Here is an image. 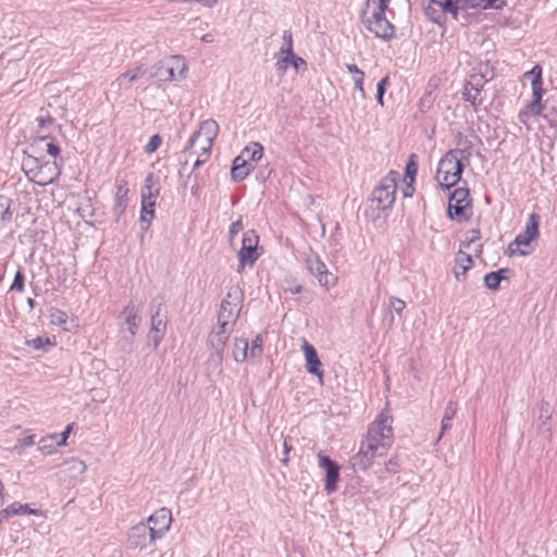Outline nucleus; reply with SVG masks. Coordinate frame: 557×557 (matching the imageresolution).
<instances>
[{
  "label": "nucleus",
  "instance_id": "nucleus-1",
  "mask_svg": "<svg viewBox=\"0 0 557 557\" xmlns=\"http://www.w3.org/2000/svg\"><path fill=\"white\" fill-rule=\"evenodd\" d=\"M392 417L381 412L368 429L367 438L363 441L371 446H376L379 455H385L393 443Z\"/></svg>",
  "mask_w": 557,
  "mask_h": 557
},
{
  "label": "nucleus",
  "instance_id": "nucleus-2",
  "mask_svg": "<svg viewBox=\"0 0 557 557\" xmlns=\"http://www.w3.org/2000/svg\"><path fill=\"white\" fill-rule=\"evenodd\" d=\"M22 165L27 174H32V180L40 186L53 183L61 174V166L57 160L42 162L38 157L27 154Z\"/></svg>",
  "mask_w": 557,
  "mask_h": 557
},
{
  "label": "nucleus",
  "instance_id": "nucleus-3",
  "mask_svg": "<svg viewBox=\"0 0 557 557\" xmlns=\"http://www.w3.org/2000/svg\"><path fill=\"white\" fill-rule=\"evenodd\" d=\"M463 150H450L438 162L436 180L438 184L449 189L461 177L463 164L458 154H462Z\"/></svg>",
  "mask_w": 557,
  "mask_h": 557
},
{
  "label": "nucleus",
  "instance_id": "nucleus-4",
  "mask_svg": "<svg viewBox=\"0 0 557 557\" xmlns=\"http://www.w3.org/2000/svg\"><path fill=\"white\" fill-rule=\"evenodd\" d=\"M385 12L383 9L366 10L361 13V21L375 37L389 41L395 37V26L386 18Z\"/></svg>",
  "mask_w": 557,
  "mask_h": 557
},
{
  "label": "nucleus",
  "instance_id": "nucleus-5",
  "mask_svg": "<svg viewBox=\"0 0 557 557\" xmlns=\"http://www.w3.org/2000/svg\"><path fill=\"white\" fill-rule=\"evenodd\" d=\"M397 173L389 172L383 177L372 191L371 202L379 211H385L393 207L396 197Z\"/></svg>",
  "mask_w": 557,
  "mask_h": 557
},
{
  "label": "nucleus",
  "instance_id": "nucleus-6",
  "mask_svg": "<svg viewBox=\"0 0 557 557\" xmlns=\"http://www.w3.org/2000/svg\"><path fill=\"white\" fill-rule=\"evenodd\" d=\"M540 215L537 213H531L524 231L516 236L515 240L509 245L508 249L510 255L527 256L529 252L520 250V246H529L532 240L539 237Z\"/></svg>",
  "mask_w": 557,
  "mask_h": 557
},
{
  "label": "nucleus",
  "instance_id": "nucleus-7",
  "mask_svg": "<svg viewBox=\"0 0 557 557\" xmlns=\"http://www.w3.org/2000/svg\"><path fill=\"white\" fill-rule=\"evenodd\" d=\"M259 236L252 230L247 231L242 240V248L238 251L239 265L238 272H242L246 265L252 267L260 253L258 252Z\"/></svg>",
  "mask_w": 557,
  "mask_h": 557
},
{
  "label": "nucleus",
  "instance_id": "nucleus-8",
  "mask_svg": "<svg viewBox=\"0 0 557 557\" xmlns=\"http://www.w3.org/2000/svg\"><path fill=\"white\" fill-rule=\"evenodd\" d=\"M238 294L239 290L237 287L231 288L227 293L226 298L222 300L220 312L218 315V324H221V327L234 326V323L238 317Z\"/></svg>",
  "mask_w": 557,
  "mask_h": 557
},
{
  "label": "nucleus",
  "instance_id": "nucleus-9",
  "mask_svg": "<svg viewBox=\"0 0 557 557\" xmlns=\"http://www.w3.org/2000/svg\"><path fill=\"white\" fill-rule=\"evenodd\" d=\"M173 66L184 69V58L181 55H172L161 60L150 67L149 75L150 77L158 78L160 82H172L177 78L176 74H173Z\"/></svg>",
  "mask_w": 557,
  "mask_h": 557
},
{
  "label": "nucleus",
  "instance_id": "nucleus-10",
  "mask_svg": "<svg viewBox=\"0 0 557 557\" xmlns=\"http://www.w3.org/2000/svg\"><path fill=\"white\" fill-rule=\"evenodd\" d=\"M172 522L171 510L163 507L148 518L150 525V541L161 539L170 530Z\"/></svg>",
  "mask_w": 557,
  "mask_h": 557
},
{
  "label": "nucleus",
  "instance_id": "nucleus-11",
  "mask_svg": "<svg viewBox=\"0 0 557 557\" xmlns=\"http://www.w3.org/2000/svg\"><path fill=\"white\" fill-rule=\"evenodd\" d=\"M162 299H153L154 310L151 314V326H150V338L153 343V348H157L164 336L166 330V321L163 315H161V311L163 309Z\"/></svg>",
  "mask_w": 557,
  "mask_h": 557
},
{
  "label": "nucleus",
  "instance_id": "nucleus-12",
  "mask_svg": "<svg viewBox=\"0 0 557 557\" xmlns=\"http://www.w3.org/2000/svg\"><path fill=\"white\" fill-rule=\"evenodd\" d=\"M468 188H456L449 197L447 213L450 219H460L465 215V210L470 207Z\"/></svg>",
  "mask_w": 557,
  "mask_h": 557
},
{
  "label": "nucleus",
  "instance_id": "nucleus-13",
  "mask_svg": "<svg viewBox=\"0 0 557 557\" xmlns=\"http://www.w3.org/2000/svg\"><path fill=\"white\" fill-rule=\"evenodd\" d=\"M307 269L314 275L319 284L325 288H330L336 282L335 275L330 272L319 256L307 258Z\"/></svg>",
  "mask_w": 557,
  "mask_h": 557
},
{
  "label": "nucleus",
  "instance_id": "nucleus-14",
  "mask_svg": "<svg viewBox=\"0 0 557 557\" xmlns=\"http://www.w3.org/2000/svg\"><path fill=\"white\" fill-rule=\"evenodd\" d=\"M233 332L232 326L221 327V324L218 325V330L211 332L209 335V343L214 350V352L211 355L212 361L220 364L223 360V350L226 342L228 341V337L231 333Z\"/></svg>",
  "mask_w": 557,
  "mask_h": 557
},
{
  "label": "nucleus",
  "instance_id": "nucleus-15",
  "mask_svg": "<svg viewBox=\"0 0 557 557\" xmlns=\"http://www.w3.org/2000/svg\"><path fill=\"white\" fill-rule=\"evenodd\" d=\"M380 456L376 446L362 442L359 451L351 457L350 463L355 470H367L374 458Z\"/></svg>",
  "mask_w": 557,
  "mask_h": 557
},
{
  "label": "nucleus",
  "instance_id": "nucleus-16",
  "mask_svg": "<svg viewBox=\"0 0 557 557\" xmlns=\"http://www.w3.org/2000/svg\"><path fill=\"white\" fill-rule=\"evenodd\" d=\"M320 468L325 470V491L331 494L336 491V483L339 479V467L330 457L322 454L318 455Z\"/></svg>",
  "mask_w": 557,
  "mask_h": 557
},
{
  "label": "nucleus",
  "instance_id": "nucleus-17",
  "mask_svg": "<svg viewBox=\"0 0 557 557\" xmlns=\"http://www.w3.org/2000/svg\"><path fill=\"white\" fill-rule=\"evenodd\" d=\"M151 542L150 528L144 522L134 525L127 533V545L129 548H144Z\"/></svg>",
  "mask_w": 557,
  "mask_h": 557
},
{
  "label": "nucleus",
  "instance_id": "nucleus-18",
  "mask_svg": "<svg viewBox=\"0 0 557 557\" xmlns=\"http://www.w3.org/2000/svg\"><path fill=\"white\" fill-rule=\"evenodd\" d=\"M213 143L212 139L195 133L189 139L187 147L184 149V154L193 156L199 152L202 153L203 157L209 158Z\"/></svg>",
  "mask_w": 557,
  "mask_h": 557
},
{
  "label": "nucleus",
  "instance_id": "nucleus-19",
  "mask_svg": "<svg viewBox=\"0 0 557 557\" xmlns=\"http://www.w3.org/2000/svg\"><path fill=\"white\" fill-rule=\"evenodd\" d=\"M440 10L445 16L449 13L454 17L455 4L453 0H431L430 4L425 8V14L428 17L438 24L442 25V14L433 15V11Z\"/></svg>",
  "mask_w": 557,
  "mask_h": 557
},
{
  "label": "nucleus",
  "instance_id": "nucleus-20",
  "mask_svg": "<svg viewBox=\"0 0 557 557\" xmlns=\"http://www.w3.org/2000/svg\"><path fill=\"white\" fill-rule=\"evenodd\" d=\"M304 352L306 358V369L310 374H314L320 379L323 375V371L321 370L322 363L319 359L315 348L309 344L307 341L304 342Z\"/></svg>",
  "mask_w": 557,
  "mask_h": 557
},
{
  "label": "nucleus",
  "instance_id": "nucleus-21",
  "mask_svg": "<svg viewBox=\"0 0 557 557\" xmlns=\"http://www.w3.org/2000/svg\"><path fill=\"white\" fill-rule=\"evenodd\" d=\"M253 168L255 164L249 162L247 158H244V156H237L233 161L231 170L232 178L235 182H242L249 175Z\"/></svg>",
  "mask_w": 557,
  "mask_h": 557
},
{
  "label": "nucleus",
  "instance_id": "nucleus-22",
  "mask_svg": "<svg viewBox=\"0 0 557 557\" xmlns=\"http://www.w3.org/2000/svg\"><path fill=\"white\" fill-rule=\"evenodd\" d=\"M128 185L126 181H121L116 187L115 203L113 207V213L119 219L125 211L128 202Z\"/></svg>",
  "mask_w": 557,
  "mask_h": 557
},
{
  "label": "nucleus",
  "instance_id": "nucleus-23",
  "mask_svg": "<svg viewBox=\"0 0 557 557\" xmlns=\"http://www.w3.org/2000/svg\"><path fill=\"white\" fill-rule=\"evenodd\" d=\"M131 336H135L139 326L140 318L138 310L133 304L127 305L122 312Z\"/></svg>",
  "mask_w": 557,
  "mask_h": 557
},
{
  "label": "nucleus",
  "instance_id": "nucleus-24",
  "mask_svg": "<svg viewBox=\"0 0 557 557\" xmlns=\"http://www.w3.org/2000/svg\"><path fill=\"white\" fill-rule=\"evenodd\" d=\"M533 100L529 102V110L535 114H543L544 104L542 98L545 92L543 83H531Z\"/></svg>",
  "mask_w": 557,
  "mask_h": 557
},
{
  "label": "nucleus",
  "instance_id": "nucleus-25",
  "mask_svg": "<svg viewBox=\"0 0 557 557\" xmlns=\"http://www.w3.org/2000/svg\"><path fill=\"white\" fill-rule=\"evenodd\" d=\"M146 73V69L144 65L137 66L133 70H129L123 74H121L114 84H116L120 88L123 87L124 83L126 82L127 85H125V88L129 87V84L138 79L141 75Z\"/></svg>",
  "mask_w": 557,
  "mask_h": 557
},
{
  "label": "nucleus",
  "instance_id": "nucleus-26",
  "mask_svg": "<svg viewBox=\"0 0 557 557\" xmlns=\"http://www.w3.org/2000/svg\"><path fill=\"white\" fill-rule=\"evenodd\" d=\"M510 270L507 268L499 269L498 271L490 272L484 276V284L486 288L491 290H497L500 282L506 280L507 276H503V273H509Z\"/></svg>",
  "mask_w": 557,
  "mask_h": 557
},
{
  "label": "nucleus",
  "instance_id": "nucleus-27",
  "mask_svg": "<svg viewBox=\"0 0 557 557\" xmlns=\"http://www.w3.org/2000/svg\"><path fill=\"white\" fill-rule=\"evenodd\" d=\"M159 196V188L154 184L153 174L150 173L146 180L141 191V200L156 201Z\"/></svg>",
  "mask_w": 557,
  "mask_h": 557
},
{
  "label": "nucleus",
  "instance_id": "nucleus-28",
  "mask_svg": "<svg viewBox=\"0 0 557 557\" xmlns=\"http://www.w3.org/2000/svg\"><path fill=\"white\" fill-rule=\"evenodd\" d=\"M48 139H50V137L46 135L37 137L32 144V148L40 149L41 145L45 144L47 153L50 154L51 157L57 158L60 154V147L55 143H53V140L47 141Z\"/></svg>",
  "mask_w": 557,
  "mask_h": 557
},
{
  "label": "nucleus",
  "instance_id": "nucleus-29",
  "mask_svg": "<svg viewBox=\"0 0 557 557\" xmlns=\"http://www.w3.org/2000/svg\"><path fill=\"white\" fill-rule=\"evenodd\" d=\"M248 341L245 338H235L233 345V359L236 362H244L248 355Z\"/></svg>",
  "mask_w": 557,
  "mask_h": 557
},
{
  "label": "nucleus",
  "instance_id": "nucleus-30",
  "mask_svg": "<svg viewBox=\"0 0 557 557\" xmlns=\"http://www.w3.org/2000/svg\"><path fill=\"white\" fill-rule=\"evenodd\" d=\"M283 40H284L285 45L281 48V51H280L281 59H280L278 63L280 62L288 63L289 58H294L293 35L289 30H284Z\"/></svg>",
  "mask_w": 557,
  "mask_h": 557
},
{
  "label": "nucleus",
  "instance_id": "nucleus-31",
  "mask_svg": "<svg viewBox=\"0 0 557 557\" xmlns=\"http://www.w3.org/2000/svg\"><path fill=\"white\" fill-rule=\"evenodd\" d=\"M195 156H196V159L194 160L191 172L188 175V181L193 180V185H191L190 189H191V194H194V195L198 194V190H199L198 177L194 173L197 169H199L209 159V158L203 157L202 153H199V152Z\"/></svg>",
  "mask_w": 557,
  "mask_h": 557
},
{
  "label": "nucleus",
  "instance_id": "nucleus-32",
  "mask_svg": "<svg viewBox=\"0 0 557 557\" xmlns=\"http://www.w3.org/2000/svg\"><path fill=\"white\" fill-rule=\"evenodd\" d=\"M196 133L214 141L219 133V125L214 120H206L200 124Z\"/></svg>",
  "mask_w": 557,
  "mask_h": 557
},
{
  "label": "nucleus",
  "instance_id": "nucleus-33",
  "mask_svg": "<svg viewBox=\"0 0 557 557\" xmlns=\"http://www.w3.org/2000/svg\"><path fill=\"white\" fill-rule=\"evenodd\" d=\"M455 4L454 11V20H459L460 13H467L470 9L481 8V4H476L482 2V0H453Z\"/></svg>",
  "mask_w": 557,
  "mask_h": 557
},
{
  "label": "nucleus",
  "instance_id": "nucleus-34",
  "mask_svg": "<svg viewBox=\"0 0 557 557\" xmlns=\"http://www.w3.org/2000/svg\"><path fill=\"white\" fill-rule=\"evenodd\" d=\"M11 516L16 515H34V516H42V512L38 509H32L27 504L13 503L8 506Z\"/></svg>",
  "mask_w": 557,
  "mask_h": 557
},
{
  "label": "nucleus",
  "instance_id": "nucleus-35",
  "mask_svg": "<svg viewBox=\"0 0 557 557\" xmlns=\"http://www.w3.org/2000/svg\"><path fill=\"white\" fill-rule=\"evenodd\" d=\"M263 154V147L260 144L255 143L252 147H246L239 156L247 158L252 164L261 159Z\"/></svg>",
  "mask_w": 557,
  "mask_h": 557
},
{
  "label": "nucleus",
  "instance_id": "nucleus-36",
  "mask_svg": "<svg viewBox=\"0 0 557 557\" xmlns=\"http://www.w3.org/2000/svg\"><path fill=\"white\" fill-rule=\"evenodd\" d=\"M11 203L12 200L9 197L0 195V220L3 223L10 222L12 219Z\"/></svg>",
  "mask_w": 557,
  "mask_h": 557
},
{
  "label": "nucleus",
  "instance_id": "nucleus-37",
  "mask_svg": "<svg viewBox=\"0 0 557 557\" xmlns=\"http://www.w3.org/2000/svg\"><path fill=\"white\" fill-rule=\"evenodd\" d=\"M57 438L58 434H51L47 437H44L39 443V450L47 455L52 454L55 450V447L58 446L55 444Z\"/></svg>",
  "mask_w": 557,
  "mask_h": 557
},
{
  "label": "nucleus",
  "instance_id": "nucleus-38",
  "mask_svg": "<svg viewBox=\"0 0 557 557\" xmlns=\"http://www.w3.org/2000/svg\"><path fill=\"white\" fill-rule=\"evenodd\" d=\"M67 314L66 312L58 309V308H52L50 310V322L54 325H59V326H62L64 330H65V324L67 322Z\"/></svg>",
  "mask_w": 557,
  "mask_h": 557
},
{
  "label": "nucleus",
  "instance_id": "nucleus-39",
  "mask_svg": "<svg viewBox=\"0 0 557 557\" xmlns=\"http://www.w3.org/2000/svg\"><path fill=\"white\" fill-rule=\"evenodd\" d=\"M480 91L481 86L473 84L472 82H469L465 86L463 97L467 101H471L474 104Z\"/></svg>",
  "mask_w": 557,
  "mask_h": 557
},
{
  "label": "nucleus",
  "instance_id": "nucleus-40",
  "mask_svg": "<svg viewBox=\"0 0 557 557\" xmlns=\"http://www.w3.org/2000/svg\"><path fill=\"white\" fill-rule=\"evenodd\" d=\"M466 249L467 248L460 246L459 251L456 255L455 262H457L459 267L465 265V268L469 270L473 264V260L472 256L466 252Z\"/></svg>",
  "mask_w": 557,
  "mask_h": 557
},
{
  "label": "nucleus",
  "instance_id": "nucleus-41",
  "mask_svg": "<svg viewBox=\"0 0 557 557\" xmlns=\"http://www.w3.org/2000/svg\"><path fill=\"white\" fill-rule=\"evenodd\" d=\"M162 144V138L160 135H152L149 139V143L145 146V152L148 154L153 153L159 149Z\"/></svg>",
  "mask_w": 557,
  "mask_h": 557
},
{
  "label": "nucleus",
  "instance_id": "nucleus-42",
  "mask_svg": "<svg viewBox=\"0 0 557 557\" xmlns=\"http://www.w3.org/2000/svg\"><path fill=\"white\" fill-rule=\"evenodd\" d=\"M416 158L417 156L416 154H410L409 157V161L406 165V176L410 178V181H414V177L417 175V172H418V165H417V162H416Z\"/></svg>",
  "mask_w": 557,
  "mask_h": 557
},
{
  "label": "nucleus",
  "instance_id": "nucleus-43",
  "mask_svg": "<svg viewBox=\"0 0 557 557\" xmlns=\"http://www.w3.org/2000/svg\"><path fill=\"white\" fill-rule=\"evenodd\" d=\"M154 206H156V201L141 200V213H140L141 222H145V214H149L150 218H153Z\"/></svg>",
  "mask_w": 557,
  "mask_h": 557
},
{
  "label": "nucleus",
  "instance_id": "nucleus-44",
  "mask_svg": "<svg viewBox=\"0 0 557 557\" xmlns=\"http://www.w3.org/2000/svg\"><path fill=\"white\" fill-rule=\"evenodd\" d=\"M540 116L541 114H535L533 111L529 110V103L520 110L518 114V120L520 123L527 126L528 129H530L529 120L530 116Z\"/></svg>",
  "mask_w": 557,
  "mask_h": 557
},
{
  "label": "nucleus",
  "instance_id": "nucleus-45",
  "mask_svg": "<svg viewBox=\"0 0 557 557\" xmlns=\"http://www.w3.org/2000/svg\"><path fill=\"white\" fill-rule=\"evenodd\" d=\"M66 465L70 466V470L76 472V473H83L86 471L87 467L83 460H79L77 458H72L66 461Z\"/></svg>",
  "mask_w": 557,
  "mask_h": 557
},
{
  "label": "nucleus",
  "instance_id": "nucleus-46",
  "mask_svg": "<svg viewBox=\"0 0 557 557\" xmlns=\"http://www.w3.org/2000/svg\"><path fill=\"white\" fill-rule=\"evenodd\" d=\"M478 4H481L482 9H495L500 10L506 5V0H482V2H479Z\"/></svg>",
  "mask_w": 557,
  "mask_h": 557
},
{
  "label": "nucleus",
  "instance_id": "nucleus-47",
  "mask_svg": "<svg viewBox=\"0 0 557 557\" xmlns=\"http://www.w3.org/2000/svg\"><path fill=\"white\" fill-rule=\"evenodd\" d=\"M528 77H531V83H543L542 81V66L536 64L524 74Z\"/></svg>",
  "mask_w": 557,
  "mask_h": 557
},
{
  "label": "nucleus",
  "instance_id": "nucleus-48",
  "mask_svg": "<svg viewBox=\"0 0 557 557\" xmlns=\"http://www.w3.org/2000/svg\"><path fill=\"white\" fill-rule=\"evenodd\" d=\"M405 307L406 304L404 300L397 297L389 298V308L394 310L398 315H401V312L404 311Z\"/></svg>",
  "mask_w": 557,
  "mask_h": 557
},
{
  "label": "nucleus",
  "instance_id": "nucleus-49",
  "mask_svg": "<svg viewBox=\"0 0 557 557\" xmlns=\"http://www.w3.org/2000/svg\"><path fill=\"white\" fill-rule=\"evenodd\" d=\"M10 289L18 290V292L24 290V274L22 273V271L18 270L15 273V276H14V280H13V283H12Z\"/></svg>",
  "mask_w": 557,
  "mask_h": 557
},
{
  "label": "nucleus",
  "instance_id": "nucleus-50",
  "mask_svg": "<svg viewBox=\"0 0 557 557\" xmlns=\"http://www.w3.org/2000/svg\"><path fill=\"white\" fill-rule=\"evenodd\" d=\"M262 352V338L260 335L256 336L250 347L251 357H259Z\"/></svg>",
  "mask_w": 557,
  "mask_h": 557
},
{
  "label": "nucleus",
  "instance_id": "nucleus-51",
  "mask_svg": "<svg viewBox=\"0 0 557 557\" xmlns=\"http://www.w3.org/2000/svg\"><path fill=\"white\" fill-rule=\"evenodd\" d=\"M468 234L469 237L467 238V240L462 242L460 246L469 249L470 246L480 238V231L471 230L468 232Z\"/></svg>",
  "mask_w": 557,
  "mask_h": 557
},
{
  "label": "nucleus",
  "instance_id": "nucleus-52",
  "mask_svg": "<svg viewBox=\"0 0 557 557\" xmlns=\"http://www.w3.org/2000/svg\"><path fill=\"white\" fill-rule=\"evenodd\" d=\"M72 429H73V424H69L65 428V430L60 435H58L55 444L59 446H64L66 444L70 433L72 432Z\"/></svg>",
  "mask_w": 557,
  "mask_h": 557
},
{
  "label": "nucleus",
  "instance_id": "nucleus-53",
  "mask_svg": "<svg viewBox=\"0 0 557 557\" xmlns=\"http://www.w3.org/2000/svg\"><path fill=\"white\" fill-rule=\"evenodd\" d=\"M457 411V404L455 401H449L445 407L444 418L446 420H453Z\"/></svg>",
  "mask_w": 557,
  "mask_h": 557
},
{
  "label": "nucleus",
  "instance_id": "nucleus-54",
  "mask_svg": "<svg viewBox=\"0 0 557 557\" xmlns=\"http://www.w3.org/2000/svg\"><path fill=\"white\" fill-rule=\"evenodd\" d=\"M28 344L32 345L35 349H41L45 345H50L51 343L48 337L44 338L38 336L32 339Z\"/></svg>",
  "mask_w": 557,
  "mask_h": 557
},
{
  "label": "nucleus",
  "instance_id": "nucleus-55",
  "mask_svg": "<svg viewBox=\"0 0 557 557\" xmlns=\"http://www.w3.org/2000/svg\"><path fill=\"white\" fill-rule=\"evenodd\" d=\"M168 2H185V3H200L205 7L211 8L213 7L218 0H168Z\"/></svg>",
  "mask_w": 557,
  "mask_h": 557
},
{
  "label": "nucleus",
  "instance_id": "nucleus-56",
  "mask_svg": "<svg viewBox=\"0 0 557 557\" xmlns=\"http://www.w3.org/2000/svg\"><path fill=\"white\" fill-rule=\"evenodd\" d=\"M244 228L242 219L233 222L230 226V238L233 239Z\"/></svg>",
  "mask_w": 557,
  "mask_h": 557
},
{
  "label": "nucleus",
  "instance_id": "nucleus-57",
  "mask_svg": "<svg viewBox=\"0 0 557 557\" xmlns=\"http://www.w3.org/2000/svg\"><path fill=\"white\" fill-rule=\"evenodd\" d=\"M363 77L364 76H354L355 88L360 92L361 98H366V91L363 89Z\"/></svg>",
  "mask_w": 557,
  "mask_h": 557
},
{
  "label": "nucleus",
  "instance_id": "nucleus-58",
  "mask_svg": "<svg viewBox=\"0 0 557 557\" xmlns=\"http://www.w3.org/2000/svg\"><path fill=\"white\" fill-rule=\"evenodd\" d=\"M473 16L467 11V13H460L459 20H456L459 22L462 26H467L472 23Z\"/></svg>",
  "mask_w": 557,
  "mask_h": 557
},
{
  "label": "nucleus",
  "instance_id": "nucleus-59",
  "mask_svg": "<svg viewBox=\"0 0 557 557\" xmlns=\"http://www.w3.org/2000/svg\"><path fill=\"white\" fill-rule=\"evenodd\" d=\"M467 271H468V269H466V268H465V265L459 267V265L457 264V262H455V265H454L453 272H454L455 277H456L458 281H460V277H461V276L463 277V276L466 275Z\"/></svg>",
  "mask_w": 557,
  "mask_h": 557
},
{
  "label": "nucleus",
  "instance_id": "nucleus-60",
  "mask_svg": "<svg viewBox=\"0 0 557 557\" xmlns=\"http://www.w3.org/2000/svg\"><path fill=\"white\" fill-rule=\"evenodd\" d=\"M386 471L396 473L399 470V465L395 459H389L385 465Z\"/></svg>",
  "mask_w": 557,
  "mask_h": 557
},
{
  "label": "nucleus",
  "instance_id": "nucleus-61",
  "mask_svg": "<svg viewBox=\"0 0 557 557\" xmlns=\"http://www.w3.org/2000/svg\"><path fill=\"white\" fill-rule=\"evenodd\" d=\"M453 420H446V418L443 417L442 419V426H441V433L438 435L437 441L441 440V437L444 435V433L451 428Z\"/></svg>",
  "mask_w": 557,
  "mask_h": 557
},
{
  "label": "nucleus",
  "instance_id": "nucleus-62",
  "mask_svg": "<svg viewBox=\"0 0 557 557\" xmlns=\"http://www.w3.org/2000/svg\"><path fill=\"white\" fill-rule=\"evenodd\" d=\"M346 67L348 72L355 76H364L363 71H361L356 64H347Z\"/></svg>",
  "mask_w": 557,
  "mask_h": 557
},
{
  "label": "nucleus",
  "instance_id": "nucleus-63",
  "mask_svg": "<svg viewBox=\"0 0 557 557\" xmlns=\"http://www.w3.org/2000/svg\"><path fill=\"white\" fill-rule=\"evenodd\" d=\"M37 122H38L39 126L44 127L46 125L51 124L53 122V119L50 115L39 116V117H37Z\"/></svg>",
  "mask_w": 557,
  "mask_h": 557
},
{
  "label": "nucleus",
  "instance_id": "nucleus-64",
  "mask_svg": "<svg viewBox=\"0 0 557 557\" xmlns=\"http://www.w3.org/2000/svg\"><path fill=\"white\" fill-rule=\"evenodd\" d=\"M34 443H35V436H34V435L25 436V437L21 441V445H22L23 447L32 446Z\"/></svg>",
  "mask_w": 557,
  "mask_h": 557
}]
</instances>
